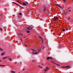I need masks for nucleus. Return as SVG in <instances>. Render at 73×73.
<instances>
[{"instance_id":"37998d69","label":"nucleus","mask_w":73,"mask_h":73,"mask_svg":"<svg viewBox=\"0 0 73 73\" xmlns=\"http://www.w3.org/2000/svg\"><path fill=\"white\" fill-rule=\"evenodd\" d=\"M34 51H36V50H34Z\"/></svg>"},{"instance_id":"2eb2a0df","label":"nucleus","mask_w":73,"mask_h":73,"mask_svg":"<svg viewBox=\"0 0 73 73\" xmlns=\"http://www.w3.org/2000/svg\"><path fill=\"white\" fill-rule=\"evenodd\" d=\"M11 73H16V72H15V71H11Z\"/></svg>"},{"instance_id":"f8f14e48","label":"nucleus","mask_w":73,"mask_h":73,"mask_svg":"<svg viewBox=\"0 0 73 73\" xmlns=\"http://www.w3.org/2000/svg\"><path fill=\"white\" fill-rule=\"evenodd\" d=\"M5 54V52L2 53L1 54V56H4Z\"/></svg>"},{"instance_id":"6e6552de","label":"nucleus","mask_w":73,"mask_h":73,"mask_svg":"<svg viewBox=\"0 0 73 73\" xmlns=\"http://www.w3.org/2000/svg\"><path fill=\"white\" fill-rule=\"evenodd\" d=\"M37 53H38V52H32V54H37Z\"/></svg>"},{"instance_id":"72a5a7b5","label":"nucleus","mask_w":73,"mask_h":73,"mask_svg":"<svg viewBox=\"0 0 73 73\" xmlns=\"http://www.w3.org/2000/svg\"><path fill=\"white\" fill-rule=\"evenodd\" d=\"M32 27H31L30 28V30H32Z\"/></svg>"},{"instance_id":"ddd939ff","label":"nucleus","mask_w":73,"mask_h":73,"mask_svg":"<svg viewBox=\"0 0 73 73\" xmlns=\"http://www.w3.org/2000/svg\"><path fill=\"white\" fill-rule=\"evenodd\" d=\"M26 28L27 29H28L29 30H30L31 27H27Z\"/></svg>"},{"instance_id":"f257e3e1","label":"nucleus","mask_w":73,"mask_h":73,"mask_svg":"<svg viewBox=\"0 0 73 73\" xmlns=\"http://www.w3.org/2000/svg\"><path fill=\"white\" fill-rule=\"evenodd\" d=\"M48 2H46L44 3V4L43 6V11L44 12H46L48 10V6L47 4Z\"/></svg>"},{"instance_id":"b1692460","label":"nucleus","mask_w":73,"mask_h":73,"mask_svg":"<svg viewBox=\"0 0 73 73\" xmlns=\"http://www.w3.org/2000/svg\"><path fill=\"white\" fill-rule=\"evenodd\" d=\"M19 35H22V37L23 36V35L22 34H19Z\"/></svg>"},{"instance_id":"a878e982","label":"nucleus","mask_w":73,"mask_h":73,"mask_svg":"<svg viewBox=\"0 0 73 73\" xmlns=\"http://www.w3.org/2000/svg\"><path fill=\"white\" fill-rule=\"evenodd\" d=\"M44 71H45V72H46L47 71H48V70L47 69H44Z\"/></svg>"},{"instance_id":"c756f323","label":"nucleus","mask_w":73,"mask_h":73,"mask_svg":"<svg viewBox=\"0 0 73 73\" xmlns=\"http://www.w3.org/2000/svg\"><path fill=\"white\" fill-rule=\"evenodd\" d=\"M64 31H65V29H63V31L64 32Z\"/></svg>"},{"instance_id":"8fccbe9b","label":"nucleus","mask_w":73,"mask_h":73,"mask_svg":"<svg viewBox=\"0 0 73 73\" xmlns=\"http://www.w3.org/2000/svg\"><path fill=\"white\" fill-rule=\"evenodd\" d=\"M72 0V1H73V0Z\"/></svg>"},{"instance_id":"f704fd0d","label":"nucleus","mask_w":73,"mask_h":73,"mask_svg":"<svg viewBox=\"0 0 73 73\" xmlns=\"http://www.w3.org/2000/svg\"><path fill=\"white\" fill-rule=\"evenodd\" d=\"M25 46H27V47H28V46L26 45V44H25Z\"/></svg>"},{"instance_id":"7c9ffc66","label":"nucleus","mask_w":73,"mask_h":73,"mask_svg":"<svg viewBox=\"0 0 73 73\" xmlns=\"http://www.w3.org/2000/svg\"><path fill=\"white\" fill-rule=\"evenodd\" d=\"M63 1H64V2H65L66 1V0H62Z\"/></svg>"},{"instance_id":"09e8293b","label":"nucleus","mask_w":73,"mask_h":73,"mask_svg":"<svg viewBox=\"0 0 73 73\" xmlns=\"http://www.w3.org/2000/svg\"><path fill=\"white\" fill-rule=\"evenodd\" d=\"M15 64H16V63H17L16 62H15Z\"/></svg>"},{"instance_id":"423d86ee","label":"nucleus","mask_w":73,"mask_h":73,"mask_svg":"<svg viewBox=\"0 0 73 73\" xmlns=\"http://www.w3.org/2000/svg\"><path fill=\"white\" fill-rule=\"evenodd\" d=\"M51 62H52L53 64H55V65H58V66H60V65H58V64H57L56 63H54V62H53V61H51Z\"/></svg>"},{"instance_id":"20e7f679","label":"nucleus","mask_w":73,"mask_h":73,"mask_svg":"<svg viewBox=\"0 0 73 73\" xmlns=\"http://www.w3.org/2000/svg\"><path fill=\"white\" fill-rule=\"evenodd\" d=\"M56 6H57L59 8H60L61 9H62V7L61 6L58 5V4H56Z\"/></svg>"},{"instance_id":"9b49d317","label":"nucleus","mask_w":73,"mask_h":73,"mask_svg":"<svg viewBox=\"0 0 73 73\" xmlns=\"http://www.w3.org/2000/svg\"><path fill=\"white\" fill-rule=\"evenodd\" d=\"M23 5H26V6H27V4H25V3H22Z\"/></svg>"},{"instance_id":"a211bd4d","label":"nucleus","mask_w":73,"mask_h":73,"mask_svg":"<svg viewBox=\"0 0 73 73\" xmlns=\"http://www.w3.org/2000/svg\"><path fill=\"white\" fill-rule=\"evenodd\" d=\"M46 69H47L48 70V69H50V68H48V67H47L46 68Z\"/></svg>"},{"instance_id":"39448f33","label":"nucleus","mask_w":73,"mask_h":73,"mask_svg":"<svg viewBox=\"0 0 73 73\" xmlns=\"http://www.w3.org/2000/svg\"><path fill=\"white\" fill-rule=\"evenodd\" d=\"M50 59V60H53V58H52V57H47V60H48Z\"/></svg>"},{"instance_id":"4c0bfd02","label":"nucleus","mask_w":73,"mask_h":73,"mask_svg":"<svg viewBox=\"0 0 73 73\" xmlns=\"http://www.w3.org/2000/svg\"><path fill=\"white\" fill-rule=\"evenodd\" d=\"M26 3L27 4H28V3L27 2H26Z\"/></svg>"},{"instance_id":"c85d7f7f","label":"nucleus","mask_w":73,"mask_h":73,"mask_svg":"<svg viewBox=\"0 0 73 73\" xmlns=\"http://www.w3.org/2000/svg\"><path fill=\"white\" fill-rule=\"evenodd\" d=\"M68 20H69L70 19V17H69L68 18H67Z\"/></svg>"},{"instance_id":"f3484780","label":"nucleus","mask_w":73,"mask_h":73,"mask_svg":"<svg viewBox=\"0 0 73 73\" xmlns=\"http://www.w3.org/2000/svg\"><path fill=\"white\" fill-rule=\"evenodd\" d=\"M33 62H36V60H33L32 61Z\"/></svg>"},{"instance_id":"c03bdc74","label":"nucleus","mask_w":73,"mask_h":73,"mask_svg":"<svg viewBox=\"0 0 73 73\" xmlns=\"http://www.w3.org/2000/svg\"><path fill=\"white\" fill-rule=\"evenodd\" d=\"M19 3H20L21 4V3H20V2H19Z\"/></svg>"},{"instance_id":"0eeeda50","label":"nucleus","mask_w":73,"mask_h":73,"mask_svg":"<svg viewBox=\"0 0 73 73\" xmlns=\"http://www.w3.org/2000/svg\"><path fill=\"white\" fill-rule=\"evenodd\" d=\"M63 13L64 14V15H67V13H68V11H67L66 12H65V11H64V12H63Z\"/></svg>"},{"instance_id":"f03ea898","label":"nucleus","mask_w":73,"mask_h":73,"mask_svg":"<svg viewBox=\"0 0 73 73\" xmlns=\"http://www.w3.org/2000/svg\"><path fill=\"white\" fill-rule=\"evenodd\" d=\"M58 18L57 17H54V21H57L58 20Z\"/></svg>"},{"instance_id":"7ed1b4c3","label":"nucleus","mask_w":73,"mask_h":73,"mask_svg":"<svg viewBox=\"0 0 73 73\" xmlns=\"http://www.w3.org/2000/svg\"><path fill=\"white\" fill-rule=\"evenodd\" d=\"M12 3H14V4H15L16 5H18V6H19V7H22V8H23V7L20 5H19V4H17V3H16L13 2Z\"/></svg>"},{"instance_id":"bb28decb","label":"nucleus","mask_w":73,"mask_h":73,"mask_svg":"<svg viewBox=\"0 0 73 73\" xmlns=\"http://www.w3.org/2000/svg\"><path fill=\"white\" fill-rule=\"evenodd\" d=\"M19 15H22V13H19Z\"/></svg>"},{"instance_id":"79ce46f5","label":"nucleus","mask_w":73,"mask_h":73,"mask_svg":"<svg viewBox=\"0 0 73 73\" xmlns=\"http://www.w3.org/2000/svg\"><path fill=\"white\" fill-rule=\"evenodd\" d=\"M69 12H70V11H71L70 10H69Z\"/></svg>"},{"instance_id":"4be33fe9","label":"nucleus","mask_w":73,"mask_h":73,"mask_svg":"<svg viewBox=\"0 0 73 73\" xmlns=\"http://www.w3.org/2000/svg\"><path fill=\"white\" fill-rule=\"evenodd\" d=\"M0 66H5L4 65H0Z\"/></svg>"},{"instance_id":"49530a36","label":"nucleus","mask_w":73,"mask_h":73,"mask_svg":"<svg viewBox=\"0 0 73 73\" xmlns=\"http://www.w3.org/2000/svg\"><path fill=\"white\" fill-rule=\"evenodd\" d=\"M20 64H21H21H22L21 62H20Z\"/></svg>"},{"instance_id":"6ab92c4d","label":"nucleus","mask_w":73,"mask_h":73,"mask_svg":"<svg viewBox=\"0 0 73 73\" xmlns=\"http://www.w3.org/2000/svg\"><path fill=\"white\" fill-rule=\"evenodd\" d=\"M30 33V31H27V33Z\"/></svg>"},{"instance_id":"412c9836","label":"nucleus","mask_w":73,"mask_h":73,"mask_svg":"<svg viewBox=\"0 0 73 73\" xmlns=\"http://www.w3.org/2000/svg\"><path fill=\"white\" fill-rule=\"evenodd\" d=\"M71 9V7H68L67 9V10H68V9Z\"/></svg>"},{"instance_id":"ea45409f","label":"nucleus","mask_w":73,"mask_h":73,"mask_svg":"<svg viewBox=\"0 0 73 73\" xmlns=\"http://www.w3.org/2000/svg\"><path fill=\"white\" fill-rule=\"evenodd\" d=\"M25 70V68L23 69V70Z\"/></svg>"},{"instance_id":"5701e85b","label":"nucleus","mask_w":73,"mask_h":73,"mask_svg":"<svg viewBox=\"0 0 73 73\" xmlns=\"http://www.w3.org/2000/svg\"><path fill=\"white\" fill-rule=\"evenodd\" d=\"M45 48V46H43V47H42V49H44V48Z\"/></svg>"},{"instance_id":"9d476101","label":"nucleus","mask_w":73,"mask_h":73,"mask_svg":"<svg viewBox=\"0 0 73 73\" xmlns=\"http://www.w3.org/2000/svg\"><path fill=\"white\" fill-rule=\"evenodd\" d=\"M8 57H7L6 56L5 57H3V60H5V59H6V58H8Z\"/></svg>"},{"instance_id":"58836bf2","label":"nucleus","mask_w":73,"mask_h":73,"mask_svg":"<svg viewBox=\"0 0 73 73\" xmlns=\"http://www.w3.org/2000/svg\"><path fill=\"white\" fill-rule=\"evenodd\" d=\"M17 2L18 3H20V2H19V1H18V0L17 1Z\"/></svg>"},{"instance_id":"3c124183","label":"nucleus","mask_w":73,"mask_h":73,"mask_svg":"<svg viewBox=\"0 0 73 73\" xmlns=\"http://www.w3.org/2000/svg\"><path fill=\"white\" fill-rule=\"evenodd\" d=\"M0 62H1V60H0Z\"/></svg>"},{"instance_id":"a18cd8bd","label":"nucleus","mask_w":73,"mask_h":73,"mask_svg":"<svg viewBox=\"0 0 73 73\" xmlns=\"http://www.w3.org/2000/svg\"><path fill=\"white\" fill-rule=\"evenodd\" d=\"M59 46H60V44H59Z\"/></svg>"},{"instance_id":"dca6fc26","label":"nucleus","mask_w":73,"mask_h":73,"mask_svg":"<svg viewBox=\"0 0 73 73\" xmlns=\"http://www.w3.org/2000/svg\"><path fill=\"white\" fill-rule=\"evenodd\" d=\"M8 60H10V61H12V59H11V58H9Z\"/></svg>"},{"instance_id":"de8ad7c7","label":"nucleus","mask_w":73,"mask_h":73,"mask_svg":"<svg viewBox=\"0 0 73 73\" xmlns=\"http://www.w3.org/2000/svg\"><path fill=\"white\" fill-rule=\"evenodd\" d=\"M40 68H42V67H41Z\"/></svg>"},{"instance_id":"393cba45","label":"nucleus","mask_w":73,"mask_h":73,"mask_svg":"<svg viewBox=\"0 0 73 73\" xmlns=\"http://www.w3.org/2000/svg\"><path fill=\"white\" fill-rule=\"evenodd\" d=\"M0 30L1 31H3V29L1 28H0Z\"/></svg>"},{"instance_id":"473e14b6","label":"nucleus","mask_w":73,"mask_h":73,"mask_svg":"<svg viewBox=\"0 0 73 73\" xmlns=\"http://www.w3.org/2000/svg\"><path fill=\"white\" fill-rule=\"evenodd\" d=\"M42 66H44V64H43V63H42Z\"/></svg>"},{"instance_id":"1a4fd4ad","label":"nucleus","mask_w":73,"mask_h":73,"mask_svg":"<svg viewBox=\"0 0 73 73\" xmlns=\"http://www.w3.org/2000/svg\"><path fill=\"white\" fill-rule=\"evenodd\" d=\"M69 66H62L61 67L65 68H68V67H69Z\"/></svg>"},{"instance_id":"c9c22d12","label":"nucleus","mask_w":73,"mask_h":73,"mask_svg":"<svg viewBox=\"0 0 73 73\" xmlns=\"http://www.w3.org/2000/svg\"><path fill=\"white\" fill-rule=\"evenodd\" d=\"M31 49V50H33V51H34V49Z\"/></svg>"},{"instance_id":"aec40b11","label":"nucleus","mask_w":73,"mask_h":73,"mask_svg":"<svg viewBox=\"0 0 73 73\" xmlns=\"http://www.w3.org/2000/svg\"><path fill=\"white\" fill-rule=\"evenodd\" d=\"M40 38H41V39L42 41V42H43V39H42V37H41V36H40Z\"/></svg>"},{"instance_id":"4468645a","label":"nucleus","mask_w":73,"mask_h":73,"mask_svg":"<svg viewBox=\"0 0 73 73\" xmlns=\"http://www.w3.org/2000/svg\"><path fill=\"white\" fill-rule=\"evenodd\" d=\"M41 48H40L38 50V52H41Z\"/></svg>"},{"instance_id":"a19ab883","label":"nucleus","mask_w":73,"mask_h":73,"mask_svg":"<svg viewBox=\"0 0 73 73\" xmlns=\"http://www.w3.org/2000/svg\"><path fill=\"white\" fill-rule=\"evenodd\" d=\"M40 65H39L38 66V67H40Z\"/></svg>"},{"instance_id":"2f4dec72","label":"nucleus","mask_w":73,"mask_h":73,"mask_svg":"<svg viewBox=\"0 0 73 73\" xmlns=\"http://www.w3.org/2000/svg\"><path fill=\"white\" fill-rule=\"evenodd\" d=\"M0 50H2V49L0 48Z\"/></svg>"},{"instance_id":"e433bc0d","label":"nucleus","mask_w":73,"mask_h":73,"mask_svg":"<svg viewBox=\"0 0 73 73\" xmlns=\"http://www.w3.org/2000/svg\"><path fill=\"white\" fill-rule=\"evenodd\" d=\"M20 40H21V41H23V40H22V39H21V38H20Z\"/></svg>"},{"instance_id":"cd10ccee","label":"nucleus","mask_w":73,"mask_h":73,"mask_svg":"<svg viewBox=\"0 0 73 73\" xmlns=\"http://www.w3.org/2000/svg\"><path fill=\"white\" fill-rule=\"evenodd\" d=\"M70 68H71V67H69L68 68H67V69H70Z\"/></svg>"}]
</instances>
